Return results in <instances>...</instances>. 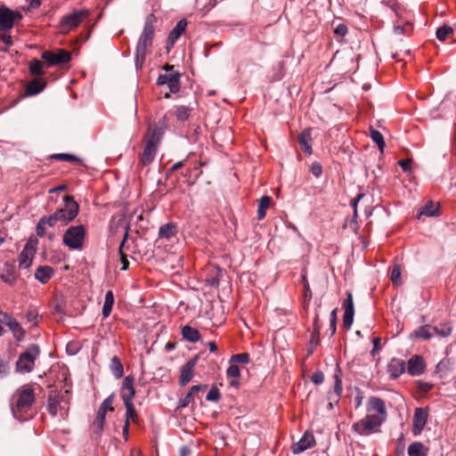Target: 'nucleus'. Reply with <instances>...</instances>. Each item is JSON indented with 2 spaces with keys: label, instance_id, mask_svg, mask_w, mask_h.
<instances>
[{
  "label": "nucleus",
  "instance_id": "obj_1",
  "mask_svg": "<svg viewBox=\"0 0 456 456\" xmlns=\"http://www.w3.org/2000/svg\"><path fill=\"white\" fill-rule=\"evenodd\" d=\"M366 411L368 414L352 426L354 432L364 436L379 432V428L387 418L386 403L379 397L370 396Z\"/></svg>",
  "mask_w": 456,
  "mask_h": 456
},
{
  "label": "nucleus",
  "instance_id": "obj_2",
  "mask_svg": "<svg viewBox=\"0 0 456 456\" xmlns=\"http://www.w3.org/2000/svg\"><path fill=\"white\" fill-rule=\"evenodd\" d=\"M36 400L34 389L29 385L19 387L11 400V411L12 416L20 420L26 421L35 415L33 404Z\"/></svg>",
  "mask_w": 456,
  "mask_h": 456
},
{
  "label": "nucleus",
  "instance_id": "obj_3",
  "mask_svg": "<svg viewBox=\"0 0 456 456\" xmlns=\"http://www.w3.org/2000/svg\"><path fill=\"white\" fill-rule=\"evenodd\" d=\"M157 18L153 13L149 14L145 19L142 32L138 39L135 51V67L142 69L146 59L148 48L153 44Z\"/></svg>",
  "mask_w": 456,
  "mask_h": 456
},
{
  "label": "nucleus",
  "instance_id": "obj_4",
  "mask_svg": "<svg viewBox=\"0 0 456 456\" xmlns=\"http://www.w3.org/2000/svg\"><path fill=\"white\" fill-rule=\"evenodd\" d=\"M41 353L40 347L37 344L28 345L22 352L15 362V370L18 373H29L34 370L35 362Z\"/></svg>",
  "mask_w": 456,
  "mask_h": 456
},
{
  "label": "nucleus",
  "instance_id": "obj_5",
  "mask_svg": "<svg viewBox=\"0 0 456 456\" xmlns=\"http://www.w3.org/2000/svg\"><path fill=\"white\" fill-rule=\"evenodd\" d=\"M86 236L84 224L69 226L62 236V243L70 250H82Z\"/></svg>",
  "mask_w": 456,
  "mask_h": 456
},
{
  "label": "nucleus",
  "instance_id": "obj_6",
  "mask_svg": "<svg viewBox=\"0 0 456 456\" xmlns=\"http://www.w3.org/2000/svg\"><path fill=\"white\" fill-rule=\"evenodd\" d=\"M86 9L74 10L72 12L63 15L58 24V30L62 35H67L76 29L81 22L89 16Z\"/></svg>",
  "mask_w": 456,
  "mask_h": 456
},
{
  "label": "nucleus",
  "instance_id": "obj_7",
  "mask_svg": "<svg viewBox=\"0 0 456 456\" xmlns=\"http://www.w3.org/2000/svg\"><path fill=\"white\" fill-rule=\"evenodd\" d=\"M64 206L58 208L55 214L61 225H67L72 222L78 215L79 206L73 196L65 195L63 197Z\"/></svg>",
  "mask_w": 456,
  "mask_h": 456
},
{
  "label": "nucleus",
  "instance_id": "obj_8",
  "mask_svg": "<svg viewBox=\"0 0 456 456\" xmlns=\"http://www.w3.org/2000/svg\"><path fill=\"white\" fill-rule=\"evenodd\" d=\"M47 411L52 417L60 416L61 419H67L69 415L68 403L59 395H50L47 400Z\"/></svg>",
  "mask_w": 456,
  "mask_h": 456
},
{
  "label": "nucleus",
  "instance_id": "obj_9",
  "mask_svg": "<svg viewBox=\"0 0 456 456\" xmlns=\"http://www.w3.org/2000/svg\"><path fill=\"white\" fill-rule=\"evenodd\" d=\"M41 57L48 66L66 63L69 62L71 59L70 53L64 49H59L57 53H53L52 51H45Z\"/></svg>",
  "mask_w": 456,
  "mask_h": 456
},
{
  "label": "nucleus",
  "instance_id": "obj_10",
  "mask_svg": "<svg viewBox=\"0 0 456 456\" xmlns=\"http://www.w3.org/2000/svg\"><path fill=\"white\" fill-rule=\"evenodd\" d=\"M19 12H13L6 7L0 8V33L8 32L14 25L16 19H20Z\"/></svg>",
  "mask_w": 456,
  "mask_h": 456
},
{
  "label": "nucleus",
  "instance_id": "obj_11",
  "mask_svg": "<svg viewBox=\"0 0 456 456\" xmlns=\"http://www.w3.org/2000/svg\"><path fill=\"white\" fill-rule=\"evenodd\" d=\"M428 418V408H416L413 414L411 431L414 436H419L423 431Z\"/></svg>",
  "mask_w": 456,
  "mask_h": 456
},
{
  "label": "nucleus",
  "instance_id": "obj_12",
  "mask_svg": "<svg viewBox=\"0 0 456 456\" xmlns=\"http://www.w3.org/2000/svg\"><path fill=\"white\" fill-rule=\"evenodd\" d=\"M181 74L179 72H171L160 74L158 77L157 84L159 86L167 85L171 93H178L181 87L180 84Z\"/></svg>",
  "mask_w": 456,
  "mask_h": 456
},
{
  "label": "nucleus",
  "instance_id": "obj_13",
  "mask_svg": "<svg viewBox=\"0 0 456 456\" xmlns=\"http://www.w3.org/2000/svg\"><path fill=\"white\" fill-rule=\"evenodd\" d=\"M12 332L15 341L22 342L25 340L27 331L21 324L11 314L8 318L3 322Z\"/></svg>",
  "mask_w": 456,
  "mask_h": 456
},
{
  "label": "nucleus",
  "instance_id": "obj_14",
  "mask_svg": "<svg viewBox=\"0 0 456 456\" xmlns=\"http://www.w3.org/2000/svg\"><path fill=\"white\" fill-rule=\"evenodd\" d=\"M316 442L314 434L312 432L305 431L299 441L292 444L291 452L294 454H299L308 449L313 448Z\"/></svg>",
  "mask_w": 456,
  "mask_h": 456
},
{
  "label": "nucleus",
  "instance_id": "obj_15",
  "mask_svg": "<svg viewBox=\"0 0 456 456\" xmlns=\"http://www.w3.org/2000/svg\"><path fill=\"white\" fill-rule=\"evenodd\" d=\"M343 308L345 310L343 315V324L346 329L349 330L354 322V302H353V295L350 291L346 292V298L343 301Z\"/></svg>",
  "mask_w": 456,
  "mask_h": 456
},
{
  "label": "nucleus",
  "instance_id": "obj_16",
  "mask_svg": "<svg viewBox=\"0 0 456 456\" xmlns=\"http://www.w3.org/2000/svg\"><path fill=\"white\" fill-rule=\"evenodd\" d=\"M134 381V379L131 375L126 376L123 380L122 387L120 389V396L123 400L124 404L133 403V398L135 394Z\"/></svg>",
  "mask_w": 456,
  "mask_h": 456
},
{
  "label": "nucleus",
  "instance_id": "obj_17",
  "mask_svg": "<svg viewBox=\"0 0 456 456\" xmlns=\"http://www.w3.org/2000/svg\"><path fill=\"white\" fill-rule=\"evenodd\" d=\"M198 361V356L193 357L190 361H188L183 367L181 368V374L179 377V385L183 387L188 384L194 376V368Z\"/></svg>",
  "mask_w": 456,
  "mask_h": 456
},
{
  "label": "nucleus",
  "instance_id": "obj_18",
  "mask_svg": "<svg viewBox=\"0 0 456 456\" xmlns=\"http://www.w3.org/2000/svg\"><path fill=\"white\" fill-rule=\"evenodd\" d=\"M406 370V362L399 358H392L387 366V371L391 379L399 378Z\"/></svg>",
  "mask_w": 456,
  "mask_h": 456
},
{
  "label": "nucleus",
  "instance_id": "obj_19",
  "mask_svg": "<svg viewBox=\"0 0 456 456\" xmlns=\"http://www.w3.org/2000/svg\"><path fill=\"white\" fill-rule=\"evenodd\" d=\"M186 27H187V20L185 19H182L176 23L175 27L169 33L167 40L166 48H167V52H169L170 49L174 47V45L176 43V41L178 40V38L185 31Z\"/></svg>",
  "mask_w": 456,
  "mask_h": 456
},
{
  "label": "nucleus",
  "instance_id": "obj_20",
  "mask_svg": "<svg viewBox=\"0 0 456 456\" xmlns=\"http://www.w3.org/2000/svg\"><path fill=\"white\" fill-rule=\"evenodd\" d=\"M426 364L422 356L412 355L407 362V371L411 376H419L425 370Z\"/></svg>",
  "mask_w": 456,
  "mask_h": 456
},
{
  "label": "nucleus",
  "instance_id": "obj_21",
  "mask_svg": "<svg viewBox=\"0 0 456 456\" xmlns=\"http://www.w3.org/2000/svg\"><path fill=\"white\" fill-rule=\"evenodd\" d=\"M35 253L36 248L33 245L27 243L18 257L20 268H28L32 264Z\"/></svg>",
  "mask_w": 456,
  "mask_h": 456
},
{
  "label": "nucleus",
  "instance_id": "obj_22",
  "mask_svg": "<svg viewBox=\"0 0 456 456\" xmlns=\"http://www.w3.org/2000/svg\"><path fill=\"white\" fill-rule=\"evenodd\" d=\"M158 147L152 146L151 142L150 144L145 143L143 151L140 157L138 166L141 167H144L151 165L155 159Z\"/></svg>",
  "mask_w": 456,
  "mask_h": 456
},
{
  "label": "nucleus",
  "instance_id": "obj_23",
  "mask_svg": "<svg viewBox=\"0 0 456 456\" xmlns=\"http://www.w3.org/2000/svg\"><path fill=\"white\" fill-rule=\"evenodd\" d=\"M341 377H342L341 370L338 367H337L336 372L334 374V379H335L334 395H331V394L329 395L330 401H334L335 403H338L342 395L343 386H342ZM329 408L330 409L333 408L332 402L329 403Z\"/></svg>",
  "mask_w": 456,
  "mask_h": 456
},
{
  "label": "nucleus",
  "instance_id": "obj_24",
  "mask_svg": "<svg viewBox=\"0 0 456 456\" xmlns=\"http://www.w3.org/2000/svg\"><path fill=\"white\" fill-rule=\"evenodd\" d=\"M207 388L208 385L192 386L190 392L179 401V407L184 408L190 403H193L195 397H199L200 393L204 392Z\"/></svg>",
  "mask_w": 456,
  "mask_h": 456
},
{
  "label": "nucleus",
  "instance_id": "obj_25",
  "mask_svg": "<svg viewBox=\"0 0 456 456\" xmlns=\"http://www.w3.org/2000/svg\"><path fill=\"white\" fill-rule=\"evenodd\" d=\"M297 142L302 151L308 155L312 154V136L310 128L305 129L298 134Z\"/></svg>",
  "mask_w": 456,
  "mask_h": 456
},
{
  "label": "nucleus",
  "instance_id": "obj_26",
  "mask_svg": "<svg viewBox=\"0 0 456 456\" xmlns=\"http://www.w3.org/2000/svg\"><path fill=\"white\" fill-rule=\"evenodd\" d=\"M46 86V82L42 78H35L26 86L25 94L27 96L37 95Z\"/></svg>",
  "mask_w": 456,
  "mask_h": 456
},
{
  "label": "nucleus",
  "instance_id": "obj_27",
  "mask_svg": "<svg viewBox=\"0 0 456 456\" xmlns=\"http://www.w3.org/2000/svg\"><path fill=\"white\" fill-rule=\"evenodd\" d=\"M106 417L96 413V417L90 427L91 436L98 439L103 431Z\"/></svg>",
  "mask_w": 456,
  "mask_h": 456
},
{
  "label": "nucleus",
  "instance_id": "obj_28",
  "mask_svg": "<svg viewBox=\"0 0 456 456\" xmlns=\"http://www.w3.org/2000/svg\"><path fill=\"white\" fill-rule=\"evenodd\" d=\"M191 111L192 109L188 106L177 105L175 106L169 113L173 115L178 121L185 122L190 118Z\"/></svg>",
  "mask_w": 456,
  "mask_h": 456
},
{
  "label": "nucleus",
  "instance_id": "obj_29",
  "mask_svg": "<svg viewBox=\"0 0 456 456\" xmlns=\"http://www.w3.org/2000/svg\"><path fill=\"white\" fill-rule=\"evenodd\" d=\"M163 129L159 126L150 127L147 134H146V143L150 144L152 143V146L158 147L162 135H163Z\"/></svg>",
  "mask_w": 456,
  "mask_h": 456
},
{
  "label": "nucleus",
  "instance_id": "obj_30",
  "mask_svg": "<svg viewBox=\"0 0 456 456\" xmlns=\"http://www.w3.org/2000/svg\"><path fill=\"white\" fill-rule=\"evenodd\" d=\"M54 274L53 267L49 265L39 266L35 273V278L41 283H46Z\"/></svg>",
  "mask_w": 456,
  "mask_h": 456
},
{
  "label": "nucleus",
  "instance_id": "obj_31",
  "mask_svg": "<svg viewBox=\"0 0 456 456\" xmlns=\"http://www.w3.org/2000/svg\"><path fill=\"white\" fill-rule=\"evenodd\" d=\"M434 336L433 326L429 324L422 325L411 334V338H420L424 340L430 339Z\"/></svg>",
  "mask_w": 456,
  "mask_h": 456
},
{
  "label": "nucleus",
  "instance_id": "obj_32",
  "mask_svg": "<svg viewBox=\"0 0 456 456\" xmlns=\"http://www.w3.org/2000/svg\"><path fill=\"white\" fill-rule=\"evenodd\" d=\"M440 216L439 211V204H436L432 200L428 201L423 207H421L419 210L418 216Z\"/></svg>",
  "mask_w": 456,
  "mask_h": 456
},
{
  "label": "nucleus",
  "instance_id": "obj_33",
  "mask_svg": "<svg viewBox=\"0 0 456 456\" xmlns=\"http://www.w3.org/2000/svg\"><path fill=\"white\" fill-rule=\"evenodd\" d=\"M453 362L450 358H443L436 366V373L439 378L446 377L452 370Z\"/></svg>",
  "mask_w": 456,
  "mask_h": 456
},
{
  "label": "nucleus",
  "instance_id": "obj_34",
  "mask_svg": "<svg viewBox=\"0 0 456 456\" xmlns=\"http://www.w3.org/2000/svg\"><path fill=\"white\" fill-rule=\"evenodd\" d=\"M1 279L4 282H7L9 284H12L15 282V281L17 279V274H16L14 264L6 263L4 265V268L1 274Z\"/></svg>",
  "mask_w": 456,
  "mask_h": 456
},
{
  "label": "nucleus",
  "instance_id": "obj_35",
  "mask_svg": "<svg viewBox=\"0 0 456 456\" xmlns=\"http://www.w3.org/2000/svg\"><path fill=\"white\" fill-rule=\"evenodd\" d=\"M128 230H129V227L126 225L125 234H124L123 239L118 247V254L120 256V262L122 264L121 270H123V271L127 270L128 266H129V261L127 259V256L124 251L125 244L128 238Z\"/></svg>",
  "mask_w": 456,
  "mask_h": 456
},
{
  "label": "nucleus",
  "instance_id": "obj_36",
  "mask_svg": "<svg viewBox=\"0 0 456 456\" xmlns=\"http://www.w3.org/2000/svg\"><path fill=\"white\" fill-rule=\"evenodd\" d=\"M429 449L420 442H413L408 447L409 456H428Z\"/></svg>",
  "mask_w": 456,
  "mask_h": 456
},
{
  "label": "nucleus",
  "instance_id": "obj_37",
  "mask_svg": "<svg viewBox=\"0 0 456 456\" xmlns=\"http://www.w3.org/2000/svg\"><path fill=\"white\" fill-rule=\"evenodd\" d=\"M182 335L185 340L191 343L198 342L201 337L200 331L197 329L192 328L189 325H185L183 327Z\"/></svg>",
  "mask_w": 456,
  "mask_h": 456
},
{
  "label": "nucleus",
  "instance_id": "obj_38",
  "mask_svg": "<svg viewBox=\"0 0 456 456\" xmlns=\"http://www.w3.org/2000/svg\"><path fill=\"white\" fill-rule=\"evenodd\" d=\"M110 369L116 379H120L124 375L123 364L116 355L110 359Z\"/></svg>",
  "mask_w": 456,
  "mask_h": 456
},
{
  "label": "nucleus",
  "instance_id": "obj_39",
  "mask_svg": "<svg viewBox=\"0 0 456 456\" xmlns=\"http://www.w3.org/2000/svg\"><path fill=\"white\" fill-rule=\"evenodd\" d=\"M176 232V226L172 223H168L159 228V236L161 239L170 240L175 235Z\"/></svg>",
  "mask_w": 456,
  "mask_h": 456
},
{
  "label": "nucleus",
  "instance_id": "obj_40",
  "mask_svg": "<svg viewBox=\"0 0 456 456\" xmlns=\"http://www.w3.org/2000/svg\"><path fill=\"white\" fill-rule=\"evenodd\" d=\"M272 198L269 196H263L258 204L257 208V219L262 220L266 216V210L271 206Z\"/></svg>",
  "mask_w": 456,
  "mask_h": 456
},
{
  "label": "nucleus",
  "instance_id": "obj_41",
  "mask_svg": "<svg viewBox=\"0 0 456 456\" xmlns=\"http://www.w3.org/2000/svg\"><path fill=\"white\" fill-rule=\"evenodd\" d=\"M114 305V295L111 290H108L105 294L104 304L102 306V315L103 317H108L112 310Z\"/></svg>",
  "mask_w": 456,
  "mask_h": 456
},
{
  "label": "nucleus",
  "instance_id": "obj_42",
  "mask_svg": "<svg viewBox=\"0 0 456 456\" xmlns=\"http://www.w3.org/2000/svg\"><path fill=\"white\" fill-rule=\"evenodd\" d=\"M434 334H436L442 338H447L452 334V327L450 323L444 322L440 323L437 326H433Z\"/></svg>",
  "mask_w": 456,
  "mask_h": 456
},
{
  "label": "nucleus",
  "instance_id": "obj_43",
  "mask_svg": "<svg viewBox=\"0 0 456 456\" xmlns=\"http://www.w3.org/2000/svg\"><path fill=\"white\" fill-rule=\"evenodd\" d=\"M114 401V395H109L107 398L104 399V401L100 405L97 414L102 415L106 417V413L108 411H113L114 408L112 406Z\"/></svg>",
  "mask_w": 456,
  "mask_h": 456
},
{
  "label": "nucleus",
  "instance_id": "obj_44",
  "mask_svg": "<svg viewBox=\"0 0 456 456\" xmlns=\"http://www.w3.org/2000/svg\"><path fill=\"white\" fill-rule=\"evenodd\" d=\"M223 273L224 271L221 268L216 267L214 273L207 277V283L211 287L217 288L219 286L220 279L223 276Z\"/></svg>",
  "mask_w": 456,
  "mask_h": 456
},
{
  "label": "nucleus",
  "instance_id": "obj_45",
  "mask_svg": "<svg viewBox=\"0 0 456 456\" xmlns=\"http://www.w3.org/2000/svg\"><path fill=\"white\" fill-rule=\"evenodd\" d=\"M52 159L60 160V161H67V162H73V163H81V159L77 158L75 155L69 154V153H56L53 154L50 157Z\"/></svg>",
  "mask_w": 456,
  "mask_h": 456
},
{
  "label": "nucleus",
  "instance_id": "obj_46",
  "mask_svg": "<svg viewBox=\"0 0 456 456\" xmlns=\"http://www.w3.org/2000/svg\"><path fill=\"white\" fill-rule=\"evenodd\" d=\"M28 69L29 72L35 76H42L45 73L43 70V63L37 59L30 61Z\"/></svg>",
  "mask_w": 456,
  "mask_h": 456
},
{
  "label": "nucleus",
  "instance_id": "obj_47",
  "mask_svg": "<svg viewBox=\"0 0 456 456\" xmlns=\"http://www.w3.org/2000/svg\"><path fill=\"white\" fill-rule=\"evenodd\" d=\"M370 138L372 139V141L374 142L377 143L379 151L382 152L386 146L382 134L379 131L373 129V128H370Z\"/></svg>",
  "mask_w": 456,
  "mask_h": 456
},
{
  "label": "nucleus",
  "instance_id": "obj_48",
  "mask_svg": "<svg viewBox=\"0 0 456 456\" xmlns=\"http://www.w3.org/2000/svg\"><path fill=\"white\" fill-rule=\"evenodd\" d=\"M452 34H453L452 28L450 26H447V25H444L437 28L436 36L438 40L444 41Z\"/></svg>",
  "mask_w": 456,
  "mask_h": 456
},
{
  "label": "nucleus",
  "instance_id": "obj_49",
  "mask_svg": "<svg viewBox=\"0 0 456 456\" xmlns=\"http://www.w3.org/2000/svg\"><path fill=\"white\" fill-rule=\"evenodd\" d=\"M126 422H128L131 420L133 422L138 421V416L134 408V403H126Z\"/></svg>",
  "mask_w": 456,
  "mask_h": 456
},
{
  "label": "nucleus",
  "instance_id": "obj_50",
  "mask_svg": "<svg viewBox=\"0 0 456 456\" xmlns=\"http://www.w3.org/2000/svg\"><path fill=\"white\" fill-rule=\"evenodd\" d=\"M0 42L3 44V45H0V50L3 52H6L12 45V39L8 32L0 33Z\"/></svg>",
  "mask_w": 456,
  "mask_h": 456
},
{
  "label": "nucleus",
  "instance_id": "obj_51",
  "mask_svg": "<svg viewBox=\"0 0 456 456\" xmlns=\"http://www.w3.org/2000/svg\"><path fill=\"white\" fill-rule=\"evenodd\" d=\"M250 361L249 354L248 353H241L232 355L230 358L231 363H244L247 364Z\"/></svg>",
  "mask_w": 456,
  "mask_h": 456
},
{
  "label": "nucleus",
  "instance_id": "obj_52",
  "mask_svg": "<svg viewBox=\"0 0 456 456\" xmlns=\"http://www.w3.org/2000/svg\"><path fill=\"white\" fill-rule=\"evenodd\" d=\"M301 281L304 287V297L307 300H310L312 298V290L310 289V285L306 278V273L305 271H303L301 274Z\"/></svg>",
  "mask_w": 456,
  "mask_h": 456
},
{
  "label": "nucleus",
  "instance_id": "obj_53",
  "mask_svg": "<svg viewBox=\"0 0 456 456\" xmlns=\"http://www.w3.org/2000/svg\"><path fill=\"white\" fill-rule=\"evenodd\" d=\"M40 219L43 223H45L46 226L49 227H54L57 224H60V221L58 220L55 212L50 216H42Z\"/></svg>",
  "mask_w": 456,
  "mask_h": 456
},
{
  "label": "nucleus",
  "instance_id": "obj_54",
  "mask_svg": "<svg viewBox=\"0 0 456 456\" xmlns=\"http://www.w3.org/2000/svg\"><path fill=\"white\" fill-rule=\"evenodd\" d=\"M221 398V394L216 387H212L208 391L206 399L210 402H218Z\"/></svg>",
  "mask_w": 456,
  "mask_h": 456
},
{
  "label": "nucleus",
  "instance_id": "obj_55",
  "mask_svg": "<svg viewBox=\"0 0 456 456\" xmlns=\"http://www.w3.org/2000/svg\"><path fill=\"white\" fill-rule=\"evenodd\" d=\"M227 376L230 378L239 379L240 375V368L235 363H231L230 367L226 370Z\"/></svg>",
  "mask_w": 456,
  "mask_h": 456
},
{
  "label": "nucleus",
  "instance_id": "obj_56",
  "mask_svg": "<svg viewBox=\"0 0 456 456\" xmlns=\"http://www.w3.org/2000/svg\"><path fill=\"white\" fill-rule=\"evenodd\" d=\"M317 317L315 318L314 330L312 332L311 344L318 345L320 341V327L317 325Z\"/></svg>",
  "mask_w": 456,
  "mask_h": 456
},
{
  "label": "nucleus",
  "instance_id": "obj_57",
  "mask_svg": "<svg viewBox=\"0 0 456 456\" xmlns=\"http://www.w3.org/2000/svg\"><path fill=\"white\" fill-rule=\"evenodd\" d=\"M401 279V270L398 265H395L392 272H391V281L393 283L396 284L399 282Z\"/></svg>",
  "mask_w": 456,
  "mask_h": 456
},
{
  "label": "nucleus",
  "instance_id": "obj_58",
  "mask_svg": "<svg viewBox=\"0 0 456 456\" xmlns=\"http://www.w3.org/2000/svg\"><path fill=\"white\" fill-rule=\"evenodd\" d=\"M347 32H348L347 27H346V25H345L343 23H339L334 28V34L339 37H345L347 34Z\"/></svg>",
  "mask_w": 456,
  "mask_h": 456
},
{
  "label": "nucleus",
  "instance_id": "obj_59",
  "mask_svg": "<svg viewBox=\"0 0 456 456\" xmlns=\"http://www.w3.org/2000/svg\"><path fill=\"white\" fill-rule=\"evenodd\" d=\"M330 329L331 330V335L335 334L337 330V309L332 310L330 313Z\"/></svg>",
  "mask_w": 456,
  "mask_h": 456
},
{
  "label": "nucleus",
  "instance_id": "obj_60",
  "mask_svg": "<svg viewBox=\"0 0 456 456\" xmlns=\"http://www.w3.org/2000/svg\"><path fill=\"white\" fill-rule=\"evenodd\" d=\"M311 380L315 385H321L323 382V380H324V374L322 373V371H320V370L315 371L312 375Z\"/></svg>",
  "mask_w": 456,
  "mask_h": 456
},
{
  "label": "nucleus",
  "instance_id": "obj_61",
  "mask_svg": "<svg viewBox=\"0 0 456 456\" xmlns=\"http://www.w3.org/2000/svg\"><path fill=\"white\" fill-rule=\"evenodd\" d=\"M45 230L46 225L45 224V223L42 222L41 219H39L36 227L37 235L39 237H44L45 235Z\"/></svg>",
  "mask_w": 456,
  "mask_h": 456
},
{
  "label": "nucleus",
  "instance_id": "obj_62",
  "mask_svg": "<svg viewBox=\"0 0 456 456\" xmlns=\"http://www.w3.org/2000/svg\"><path fill=\"white\" fill-rule=\"evenodd\" d=\"M37 319H38V314L35 310H28L26 313V320L28 322L37 323Z\"/></svg>",
  "mask_w": 456,
  "mask_h": 456
},
{
  "label": "nucleus",
  "instance_id": "obj_63",
  "mask_svg": "<svg viewBox=\"0 0 456 456\" xmlns=\"http://www.w3.org/2000/svg\"><path fill=\"white\" fill-rule=\"evenodd\" d=\"M311 172L315 177H319L322 173V167L318 162H314L311 167Z\"/></svg>",
  "mask_w": 456,
  "mask_h": 456
},
{
  "label": "nucleus",
  "instance_id": "obj_64",
  "mask_svg": "<svg viewBox=\"0 0 456 456\" xmlns=\"http://www.w3.org/2000/svg\"><path fill=\"white\" fill-rule=\"evenodd\" d=\"M398 164L404 172H410L411 169V159H401L398 161Z\"/></svg>",
  "mask_w": 456,
  "mask_h": 456
}]
</instances>
